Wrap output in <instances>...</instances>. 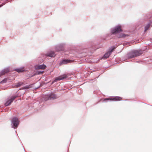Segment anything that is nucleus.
Instances as JSON below:
<instances>
[{"label": "nucleus", "instance_id": "6e6552de", "mask_svg": "<svg viewBox=\"0 0 152 152\" xmlns=\"http://www.w3.org/2000/svg\"><path fill=\"white\" fill-rule=\"evenodd\" d=\"M66 44L65 43L59 44L55 46V49L57 51H63L65 50Z\"/></svg>", "mask_w": 152, "mask_h": 152}, {"label": "nucleus", "instance_id": "f3484780", "mask_svg": "<svg viewBox=\"0 0 152 152\" xmlns=\"http://www.w3.org/2000/svg\"><path fill=\"white\" fill-rule=\"evenodd\" d=\"M9 0H0V8L9 2Z\"/></svg>", "mask_w": 152, "mask_h": 152}, {"label": "nucleus", "instance_id": "b1692460", "mask_svg": "<svg viewBox=\"0 0 152 152\" xmlns=\"http://www.w3.org/2000/svg\"><path fill=\"white\" fill-rule=\"evenodd\" d=\"M116 48V47L115 45H113L111 46V47H110V49L111 51H112L114 49H115Z\"/></svg>", "mask_w": 152, "mask_h": 152}, {"label": "nucleus", "instance_id": "c85d7f7f", "mask_svg": "<svg viewBox=\"0 0 152 152\" xmlns=\"http://www.w3.org/2000/svg\"><path fill=\"white\" fill-rule=\"evenodd\" d=\"M81 91V90H78V92L80 93Z\"/></svg>", "mask_w": 152, "mask_h": 152}, {"label": "nucleus", "instance_id": "4be33fe9", "mask_svg": "<svg viewBox=\"0 0 152 152\" xmlns=\"http://www.w3.org/2000/svg\"><path fill=\"white\" fill-rule=\"evenodd\" d=\"M23 85V83H22L19 82L15 84V86L17 87L18 86L20 87L22 86Z\"/></svg>", "mask_w": 152, "mask_h": 152}, {"label": "nucleus", "instance_id": "a211bd4d", "mask_svg": "<svg viewBox=\"0 0 152 152\" xmlns=\"http://www.w3.org/2000/svg\"><path fill=\"white\" fill-rule=\"evenodd\" d=\"M111 52L105 53L102 56L104 59L109 57V55L111 54Z\"/></svg>", "mask_w": 152, "mask_h": 152}, {"label": "nucleus", "instance_id": "f257e3e1", "mask_svg": "<svg viewBox=\"0 0 152 152\" xmlns=\"http://www.w3.org/2000/svg\"><path fill=\"white\" fill-rule=\"evenodd\" d=\"M107 36H106L103 38H100L99 39L98 41L89 42L88 43L85 48H82L80 50L79 53L80 54H85L84 56L86 55L89 56H91L92 53L97 49L101 48L102 47V45L101 43L104 41L107 40Z\"/></svg>", "mask_w": 152, "mask_h": 152}, {"label": "nucleus", "instance_id": "a878e982", "mask_svg": "<svg viewBox=\"0 0 152 152\" xmlns=\"http://www.w3.org/2000/svg\"><path fill=\"white\" fill-rule=\"evenodd\" d=\"M102 59H104V58H103V56H102V57H100L98 58V61H99L101 60Z\"/></svg>", "mask_w": 152, "mask_h": 152}, {"label": "nucleus", "instance_id": "c756f323", "mask_svg": "<svg viewBox=\"0 0 152 152\" xmlns=\"http://www.w3.org/2000/svg\"><path fill=\"white\" fill-rule=\"evenodd\" d=\"M98 78V77H96L95 79H97Z\"/></svg>", "mask_w": 152, "mask_h": 152}, {"label": "nucleus", "instance_id": "20e7f679", "mask_svg": "<svg viewBox=\"0 0 152 152\" xmlns=\"http://www.w3.org/2000/svg\"><path fill=\"white\" fill-rule=\"evenodd\" d=\"M57 98V96L54 92H49L45 94L43 97L40 99L41 102H46L50 100H54Z\"/></svg>", "mask_w": 152, "mask_h": 152}, {"label": "nucleus", "instance_id": "f8f14e48", "mask_svg": "<svg viewBox=\"0 0 152 152\" xmlns=\"http://www.w3.org/2000/svg\"><path fill=\"white\" fill-rule=\"evenodd\" d=\"M13 70L15 71L18 73H20L25 72L28 70L26 68H24L23 66H21L20 67L14 68L13 69Z\"/></svg>", "mask_w": 152, "mask_h": 152}, {"label": "nucleus", "instance_id": "1a4fd4ad", "mask_svg": "<svg viewBox=\"0 0 152 152\" xmlns=\"http://www.w3.org/2000/svg\"><path fill=\"white\" fill-rule=\"evenodd\" d=\"M122 98L119 96H115L114 97H112L110 98H106L104 99V101L105 102H108V101H119L120 100L119 99H121Z\"/></svg>", "mask_w": 152, "mask_h": 152}, {"label": "nucleus", "instance_id": "9d476101", "mask_svg": "<svg viewBox=\"0 0 152 152\" xmlns=\"http://www.w3.org/2000/svg\"><path fill=\"white\" fill-rule=\"evenodd\" d=\"M44 55L46 57L54 58L56 56V54L54 51L50 50L45 53Z\"/></svg>", "mask_w": 152, "mask_h": 152}, {"label": "nucleus", "instance_id": "6ab92c4d", "mask_svg": "<svg viewBox=\"0 0 152 152\" xmlns=\"http://www.w3.org/2000/svg\"><path fill=\"white\" fill-rule=\"evenodd\" d=\"M115 61L116 62V63H115L116 64H118L119 63L121 62V58L119 57H117L116 58Z\"/></svg>", "mask_w": 152, "mask_h": 152}, {"label": "nucleus", "instance_id": "f03ea898", "mask_svg": "<svg viewBox=\"0 0 152 152\" xmlns=\"http://www.w3.org/2000/svg\"><path fill=\"white\" fill-rule=\"evenodd\" d=\"M110 33L111 35H115L118 38H124L129 36L128 34L122 33L123 30L121 28V25L118 24L110 29Z\"/></svg>", "mask_w": 152, "mask_h": 152}, {"label": "nucleus", "instance_id": "aec40b11", "mask_svg": "<svg viewBox=\"0 0 152 152\" xmlns=\"http://www.w3.org/2000/svg\"><path fill=\"white\" fill-rule=\"evenodd\" d=\"M44 61V60L40 57H39L37 59L38 63L39 64H41Z\"/></svg>", "mask_w": 152, "mask_h": 152}, {"label": "nucleus", "instance_id": "cd10ccee", "mask_svg": "<svg viewBox=\"0 0 152 152\" xmlns=\"http://www.w3.org/2000/svg\"><path fill=\"white\" fill-rule=\"evenodd\" d=\"M124 100L126 101H130V100L129 99H126Z\"/></svg>", "mask_w": 152, "mask_h": 152}, {"label": "nucleus", "instance_id": "2eb2a0df", "mask_svg": "<svg viewBox=\"0 0 152 152\" xmlns=\"http://www.w3.org/2000/svg\"><path fill=\"white\" fill-rule=\"evenodd\" d=\"M34 85V84H29L25 86H23L22 87V88L24 90H26L28 89L33 88Z\"/></svg>", "mask_w": 152, "mask_h": 152}, {"label": "nucleus", "instance_id": "bb28decb", "mask_svg": "<svg viewBox=\"0 0 152 152\" xmlns=\"http://www.w3.org/2000/svg\"><path fill=\"white\" fill-rule=\"evenodd\" d=\"M40 87V86H38V87H35L34 88H33L34 89H37V88H39V87Z\"/></svg>", "mask_w": 152, "mask_h": 152}, {"label": "nucleus", "instance_id": "dca6fc26", "mask_svg": "<svg viewBox=\"0 0 152 152\" xmlns=\"http://www.w3.org/2000/svg\"><path fill=\"white\" fill-rule=\"evenodd\" d=\"M37 66L36 67V68L38 69H44L47 67L46 65L44 64H40L39 65H37Z\"/></svg>", "mask_w": 152, "mask_h": 152}, {"label": "nucleus", "instance_id": "0eeeda50", "mask_svg": "<svg viewBox=\"0 0 152 152\" xmlns=\"http://www.w3.org/2000/svg\"><path fill=\"white\" fill-rule=\"evenodd\" d=\"M17 91L16 92V94H13L7 98L4 103V105L5 106H8L11 105L15 99L18 96V95L16 94Z\"/></svg>", "mask_w": 152, "mask_h": 152}, {"label": "nucleus", "instance_id": "7c9ffc66", "mask_svg": "<svg viewBox=\"0 0 152 152\" xmlns=\"http://www.w3.org/2000/svg\"><path fill=\"white\" fill-rule=\"evenodd\" d=\"M67 152H69V149L67 150Z\"/></svg>", "mask_w": 152, "mask_h": 152}, {"label": "nucleus", "instance_id": "393cba45", "mask_svg": "<svg viewBox=\"0 0 152 152\" xmlns=\"http://www.w3.org/2000/svg\"><path fill=\"white\" fill-rule=\"evenodd\" d=\"M136 62L137 63H141V64H143V63H144V62H142L141 60H138Z\"/></svg>", "mask_w": 152, "mask_h": 152}, {"label": "nucleus", "instance_id": "4468645a", "mask_svg": "<svg viewBox=\"0 0 152 152\" xmlns=\"http://www.w3.org/2000/svg\"><path fill=\"white\" fill-rule=\"evenodd\" d=\"M10 70L9 67L5 68L0 72V77L3 75L8 72Z\"/></svg>", "mask_w": 152, "mask_h": 152}, {"label": "nucleus", "instance_id": "9b49d317", "mask_svg": "<svg viewBox=\"0 0 152 152\" xmlns=\"http://www.w3.org/2000/svg\"><path fill=\"white\" fill-rule=\"evenodd\" d=\"M71 60L70 59H61L58 61L57 64L59 66H61L63 64H66L69 63Z\"/></svg>", "mask_w": 152, "mask_h": 152}, {"label": "nucleus", "instance_id": "5701e85b", "mask_svg": "<svg viewBox=\"0 0 152 152\" xmlns=\"http://www.w3.org/2000/svg\"><path fill=\"white\" fill-rule=\"evenodd\" d=\"M7 81V80L6 78H4L3 79L1 82V83H6Z\"/></svg>", "mask_w": 152, "mask_h": 152}, {"label": "nucleus", "instance_id": "2f4dec72", "mask_svg": "<svg viewBox=\"0 0 152 152\" xmlns=\"http://www.w3.org/2000/svg\"><path fill=\"white\" fill-rule=\"evenodd\" d=\"M143 103H145V104H146V103H145V102H143Z\"/></svg>", "mask_w": 152, "mask_h": 152}, {"label": "nucleus", "instance_id": "7ed1b4c3", "mask_svg": "<svg viewBox=\"0 0 152 152\" xmlns=\"http://www.w3.org/2000/svg\"><path fill=\"white\" fill-rule=\"evenodd\" d=\"M140 50L133 49L128 52L122 58V60L125 61L129 59H132L140 56L141 54Z\"/></svg>", "mask_w": 152, "mask_h": 152}, {"label": "nucleus", "instance_id": "ddd939ff", "mask_svg": "<svg viewBox=\"0 0 152 152\" xmlns=\"http://www.w3.org/2000/svg\"><path fill=\"white\" fill-rule=\"evenodd\" d=\"M27 71L26 75L29 78H30L35 76V74L34 71L31 70H28Z\"/></svg>", "mask_w": 152, "mask_h": 152}, {"label": "nucleus", "instance_id": "412c9836", "mask_svg": "<svg viewBox=\"0 0 152 152\" xmlns=\"http://www.w3.org/2000/svg\"><path fill=\"white\" fill-rule=\"evenodd\" d=\"M43 71H42L40 70H37L35 72V75H39L42 74L43 73Z\"/></svg>", "mask_w": 152, "mask_h": 152}, {"label": "nucleus", "instance_id": "39448f33", "mask_svg": "<svg viewBox=\"0 0 152 152\" xmlns=\"http://www.w3.org/2000/svg\"><path fill=\"white\" fill-rule=\"evenodd\" d=\"M69 76V75L66 74H63L56 77H54L52 81L51 82V84L52 85L54 83L57 82L61 80H69L70 78Z\"/></svg>", "mask_w": 152, "mask_h": 152}, {"label": "nucleus", "instance_id": "423d86ee", "mask_svg": "<svg viewBox=\"0 0 152 152\" xmlns=\"http://www.w3.org/2000/svg\"><path fill=\"white\" fill-rule=\"evenodd\" d=\"M18 119V117L16 116L12 117L11 121L12 128L16 129L18 127L20 124Z\"/></svg>", "mask_w": 152, "mask_h": 152}]
</instances>
